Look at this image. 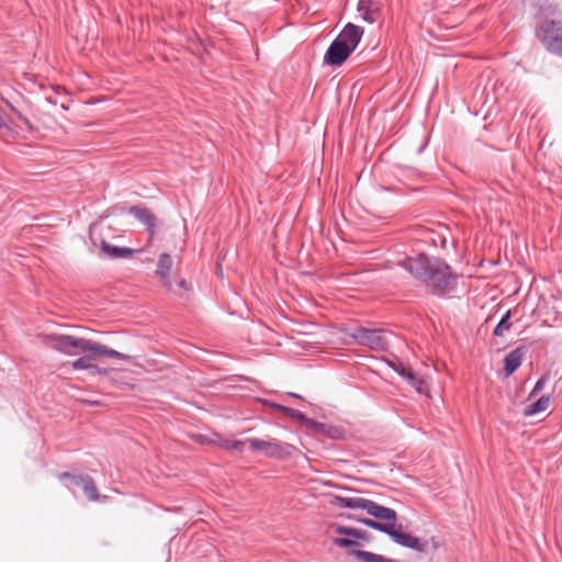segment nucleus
Wrapping results in <instances>:
<instances>
[{
	"mask_svg": "<svg viewBox=\"0 0 562 562\" xmlns=\"http://www.w3.org/2000/svg\"><path fill=\"white\" fill-rule=\"evenodd\" d=\"M398 266L420 282L431 295L443 297L457 289L458 274L439 257L422 252L415 257H406Z\"/></svg>",
	"mask_w": 562,
	"mask_h": 562,
	"instance_id": "1",
	"label": "nucleus"
},
{
	"mask_svg": "<svg viewBox=\"0 0 562 562\" xmlns=\"http://www.w3.org/2000/svg\"><path fill=\"white\" fill-rule=\"evenodd\" d=\"M378 520L370 518H356V520L369 528L378 530L380 532L385 533L391 538L393 542L396 544L414 550L418 553H428L431 551H437L441 543L436 537H431L430 539H420L415 537L408 532L402 531V526L396 528L397 521V513L394 510V517L387 518H376Z\"/></svg>",
	"mask_w": 562,
	"mask_h": 562,
	"instance_id": "2",
	"label": "nucleus"
},
{
	"mask_svg": "<svg viewBox=\"0 0 562 562\" xmlns=\"http://www.w3.org/2000/svg\"><path fill=\"white\" fill-rule=\"evenodd\" d=\"M536 36L546 47V49L557 56L562 57V22L555 20H544L536 29Z\"/></svg>",
	"mask_w": 562,
	"mask_h": 562,
	"instance_id": "3",
	"label": "nucleus"
},
{
	"mask_svg": "<svg viewBox=\"0 0 562 562\" xmlns=\"http://www.w3.org/2000/svg\"><path fill=\"white\" fill-rule=\"evenodd\" d=\"M251 450L261 452L267 458H276L280 460L290 459L296 448L288 442L278 439L262 440L258 438L247 439Z\"/></svg>",
	"mask_w": 562,
	"mask_h": 562,
	"instance_id": "4",
	"label": "nucleus"
},
{
	"mask_svg": "<svg viewBox=\"0 0 562 562\" xmlns=\"http://www.w3.org/2000/svg\"><path fill=\"white\" fill-rule=\"evenodd\" d=\"M350 336L360 345L376 351H385L390 347L389 336L382 329H370L364 327H357Z\"/></svg>",
	"mask_w": 562,
	"mask_h": 562,
	"instance_id": "5",
	"label": "nucleus"
},
{
	"mask_svg": "<svg viewBox=\"0 0 562 562\" xmlns=\"http://www.w3.org/2000/svg\"><path fill=\"white\" fill-rule=\"evenodd\" d=\"M43 340L47 346H50L53 349L64 355L72 356L82 351L85 338H78L65 334H49L45 335Z\"/></svg>",
	"mask_w": 562,
	"mask_h": 562,
	"instance_id": "6",
	"label": "nucleus"
},
{
	"mask_svg": "<svg viewBox=\"0 0 562 562\" xmlns=\"http://www.w3.org/2000/svg\"><path fill=\"white\" fill-rule=\"evenodd\" d=\"M334 531L337 535L346 536L333 539L334 544L339 548H350V550H355L353 548L360 546V543L357 540L369 542L372 539L370 532L359 528L337 525L335 526Z\"/></svg>",
	"mask_w": 562,
	"mask_h": 562,
	"instance_id": "7",
	"label": "nucleus"
},
{
	"mask_svg": "<svg viewBox=\"0 0 562 562\" xmlns=\"http://www.w3.org/2000/svg\"><path fill=\"white\" fill-rule=\"evenodd\" d=\"M351 509H363L374 518L390 519V517H394L393 508L382 506L374 501L363 497H352Z\"/></svg>",
	"mask_w": 562,
	"mask_h": 562,
	"instance_id": "8",
	"label": "nucleus"
},
{
	"mask_svg": "<svg viewBox=\"0 0 562 562\" xmlns=\"http://www.w3.org/2000/svg\"><path fill=\"white\" fill-rule=\"evenodd\" d=\"M81 352H88V356L92 357V361L95 358L99 357H108L119 360H128L130 356L122 353L120 351H116L105 345L99 344L97 341H93L91 339L85 338L83 345H82V351Z\"/></svg>",
	"mask_w": 562,
	"mask_h": 562,
	"instance_id": "9",
	"label": "nucleus"
},
{
	"mask_svg": "<svg viewBox=\"0 0 562 562\" xmlns=\"http://www.w3.org/2000/svg\"><path fill=\"white\" fill-rule=\"evenodd\" d=\"M352 54V50L345 44L334 40L324 55V64L328 66H340Z\"/></svg>",
	"mask_w": 562,
	"mask_h": 562,
	"instance_id": "10",
	"label": "nucleus"
},
{
	"mask_svg": "<svg viewBox=\"0 0 562 562\" xmlns=\"http://www.w3.org/2000/svg\"><path fill=\"white\" fill-rule=\"evenodd\" d=\"M381 5V0H358L357 11L364 22L372 24L380 18Z\"/></svg>",
	"mask_w": 562,
	"mask_h": 562,
	"instance_id": "11",
	"label": "nucleus"
},
{
	"mask_svg": "<svg viewBox=\"0 0 562 562\" xmlns=\"http://www.w3.org/2000/svg\"><path fill=\"white\" fill-rule=\"evenodd\" d=\"M363 35V29L353 23H347L340 33L335 37L345 44L353 52L359 45Z\"/></svg>",
	"mask_w": 562,
	"mask_h": 562,
	"instance_id": "12",
	"label": "nucleus"
},
{
	"mask_svg": "<svg viewBox=\"0 0 562 562\" xmlns=\"http://www.w3.org/2000/svg\"><path fill=\"white\" fill-rule=\"evenodd\" d=\"M305 429L312 435L324 436L330 439H337L341 436L339 428L325 423H319L312 418L307 420Z\"/></svg>",
	"mask_w": 562,
	"mask_h": 562,
	"instance_id": "13",
	"label": "nucleus"
},
{
	"mask_svg": "<svg viewBox=\"0 0 562 562\" xmlns=\"http://www.w3.org/2000/svg\"><path fill=\"white\" fill-rule=\"evenodd\" d=\"M128 213L146 226L150 237L154 236L156 228V216L150 212V210L145 206L135 205L130 207Z\"/></svg>",
	"mask_w": 562,
	"mask_h": 562,
	"instance_id": "14",
	"label": "nucleus"
},
{
	"mask_svg": "<svg viewBox=\"0 0 562 562\" xmlns=\"http://www.w3.org/2000/svg\"><path fill=\"white\" fill-rule=\"evenodd\" d=\"M525 353V347H517L505 356L503 370L506 376H510L521 366Z\"/></svg>",
	"mask_w": 562,
	"mask_h": 562,
	"instance_id": "15",
	"label": "nucleus"
},
{
	"mask_svg": "<svg viewBox=\"0 0 562 562\" xmlns=\"http://www.w3.org/2000/svg\"><path fill=\"white\" fill-rule=\"evenodd\" d=\"M172 268V258L169 254L162 252L157 262L156 274L159 276L164 285L170 288L169 273Z\"/></svg>",
	"mask_w": 562,
	"mask_h": 562,
	"instance_id": "16",
	"label": "nucleus"
},
{
	"mask_svg": "<svg viewBox=\"0 0 562 562\" xmlns=\"http://www.w3.org/2000/svg\"><path fill=\"white\" fill-rule=\"evenodd\" d=\"M348 554L360 562H397V560L363 550H349Z\"/></svg>",
	"mask_w": 562,
	"mask_h": 562,
	"instance_id": "17",
	"label": "nucleus"
},
{
	"mask_svg": "<svg viewBox=\"0 0 562 562\" xmlns=\"http://www.w3.org/2000/svg\"><path fill=\"white\" fill-rule=\"evenodd\" d=\"M101 249L105 255H108L112 259L127 258L134 254V249L130 247L111 245L105 240L102 241Z\"/></svg>",
	"mask_w": 562,
	"mask_h": 562,
	"instance_id": "18",
	"label": "nucleus"
},
{
	"mask_svg": "<svg viewBox=\"0 0 562 562\" xmlns=\"http://www.w3.org/2000/svg\"><path fill=\"white\" fill-rule=\"evenodd\" d=\"M81 490L83 491L85 495L88 497L89 501L92 502H105L108 499L106 495H100L98 493L95 483L93 479L90 475H86L85 480H81Z\"/></svg>",
	"mask_w": 562,
	"mask_h": 562,
	"instance_id": "19",
	"label": "nucleus"
},
{
	"mask_svg": "<svg viewBox=\"0 0 562 562\" xmlns=\"http://www.w3.org/2000/svg\"><path fill=\"white\" fill-rule=\"evenodd\" d=\"M272 406L276 409H278L279 412H282L283 414H285L286 416H289V417L300 422L301 425L305 428L310 417H307L304 413H302L299 409H295V408H292V407H288V406H284V405H281V404H273Z\"/></svg>",
	"mask_w": 562,
	"mask_h": 562,
	"instance_id": "20",
	"label": "nucleus"
},
{
	"mask_svg": "<svg viewBox=\"0 0 562 562\" xmlns=\"http://www.w3.org/2000/svg\"><path fill=\"white\" fill-rule=\"evenodd\" d=\"M87 474L81 473H72V472H63L58 474V479L61 482H65L67 488L71 490L74 487H81V480L86 479Z\"/></svg>",
	"mask_w": 562,
	"mask_h": 562,
	"instance_id": "21",
	"label": "nucleus"
},
{
	"mask_svg": "<svg viewBox=\"0 0 562 562\" xmlns=\"http://www.w3.org/2000/svg\"><path fill=\"white\" fill-rule=\"evenodd\" d=\"M550 400L551 397L548 394L540 396L535 403L525 408V415L531 416L544 412L549 407Z\"/></svg>",
	"mask_w": 562,
	"mask_h": 562,
	"instance_id": "22",
	"label": "nucleus"
},
{
	"mask_svg": "<svg viewBox=\"0 0 562 562\" xmlns=\"http://www.w3.org/2000/svg\"><path fill=\"white\" fill-rule=\"evenodd\" d=\"M71 368L74 370H91L92 372H105V370H100L93 362L92 357L85 355L78 359H76L71 363Z\"/></svg>",
	"mask_w": 562,
	"mask_h": 562,
	"instance_id": "23",
	"label": "nucleus"
},
{
	"mask_svg": "<svg viewBox=\"0 0 562 562\" xmlns=\"http://www.w3.org/2000/svg\"><path fill=\"white\" fill-rule=\"evenodd\" d=\"M512 327V323H510V311H507L503 316L502 318L499 319V322L497 323V325L495 326L494 330H493V335L496 336V337H501L504 335L505 331L509 330Z\"/></svg>",
	"mask_w": 562,
	"mask_h": 562,
	"instance_id": "24",
	"label": "nucleus"
},
{
	"mask_svg": "<svg viewBox=\"0 0 562 562\" xmlns=\"http://www.w3.org/2000/svg\"><path fill=\"white\" fill-rule=\"evenodd\" d=\"M10 111L21 121L29 130H33L31 121L24 116L11 102L5 99H2Z\"/></svg>",
	"mask_w": 562,
	"mask_h": 562,
	"instance_id": "25",
	"label": "nucleus"
},
{
	"mask_svg": "<svg viewBox=\"0 0 562 562\" xmlns=\"http://www.w3.org/2000/svg\"><path fill=\"white\" fill-rule=\"evenodd\" d=\"M387 364L401 376L407 379L408 381H413L415 379L414 372H412L409 369H405L403 366L397 367L394 362L391 361H389Z\"/></svg>",
	"mask_w": 562,
	"mask_h": 562,
	"instance_id": "26",
	"label": "nucleus"
},
{
	"mask_svg": "<svg viewBox=\"0 0 562 562\" xmlns=\"http://www.w3.org/2000/svg\"><path fill=\"white\" fill-rule=\"evenodd\" d=\"M550 380V375L547 373V374H543L535 384L533 389L531 390L530 392V397L531 396H536L538 393H540L546 384L548 383V381Z\"/></svg>",
	"mask_w": 562,
	"mask_h": 562,
	"instance_id": "27",
	"label": "nucleus"
},
{
	"mask_svg": "<svg viewBox=\"0 0 562 562\" xmlns=\"http://www.w3.org/2000/svg\"><path fill=\"white\" fill-rule=\"evenodd\" d=\"M331 504L339 508H351L352 497L337 495L334 496Z\"/></svg>",
	"mask_w": 562,
	"mask_h": 562,
	"instance_id": "28",
	"label": "nucleus"
},
{
	"mask_svg": "<svg viewBox=\"0 0 562 562\" xmlns=\"http://www.w3.org/2000/svg\"><path fill=\"white\" fill-rule=\"evenodd\" d=\"M0 130L7 131V132L13 131V127L11 126V121L1 106H0Z\"/></svg>",
	"mask_w": 562,
	"mask_h": 562,
	"instance_id": "29",
	"label": "nucleus"
},
{
	"mask_svg": "<svg viewBox=\"0 0 562 562\" xmlns=\"http://www.w3.org/2000/svg\"><path fill=\"white\" fill-rule=\"evenodd\" d=\"M246 443H248L247 440L246 441L231 440V441L225 442V448H227L229 450H235V451L241 452V451H244Z\"/></svg>",
	"mask_w": 562,
	"mask_h": 562,
	"instance_id": "30",
	"label": "nucleus"
},
{
	"mask_svg": "<svg viewBox=\"0 0 562 562\" xmlns=\"http://www.w3.org/2000/svg\"><path fill=\"white\" fill-rule=\"evenodd\" d=\"M290 396L292 397H295V398H301L302 400V396L300 394H296V393H289Z\"/></svg>",
	"mask_w": 562,
	"mask_h": 562,
	"instance_id": "31",
	"label": "nucleus"
},
{
	"mask_svg": "<svg viewBox=\"0 0 562 562\" xmlns=\"http://www.w3.org/2000/svg\"><path fill=\"white\" fill-rule=\"evenodd\" d=\"M179 285H180L181 288H184V285H186V281H184V280H181V281L179 282Z\"/></svg>",
	"mask_w": 562,
	"mask_h": 562,
	"instance_id": "32",
	"label": "nucleus"
}]
</instances>
